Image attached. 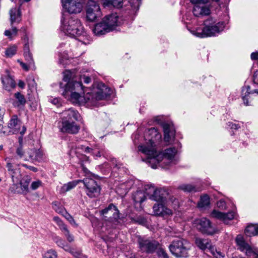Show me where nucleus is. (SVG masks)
<instances>
[{
    "label": "nucleus",
    "mask_w": 258,
    "mask_h": 258,
    "mask_svg": "<svg viewBox=\"0 0 258 258\" xmlns=\"http://www.w3.org/2000/svg\"><path fill=\"white\" fill-rule=\"evenodd\" d=\"M4 122L3 120H0V133H3L4 134L7 135V132L3 131L4 127H3Z\"/></svg>",
    "instance_id": "61"
},
{
    "label": "nucleus",
    "mask_w": 258,
    "mask_h": 258,
    "mask_svg": "<svg viewBox=\"0 0 258 258\" xmlns=\"http://www.w3.org/2000/svg\"><path fill=\"white\" fill-rule=\"evenodd\" d=\"M78 112L72 108L66 110L61 113V121H75L78 120Z\"/></svg>",
    "instance_id": "25"
},
{
    "label": "nucleus",
    "mask_w": 258,
    "mask_h": 258,
    "mask_svg": "<svg viewBox=\"0 0 258 258\" xmlns=\"http://www.w3.org/2000/svg\"><path fill=\"white\" fill-rule=\"evenodd\" d=\"M84 92V87L81 82H70L65 87L62 95L73 103L80 104L104 99L111 94L112 91L101 83H99L96 88L93 87L91 92H87L86 96L82 95Z\"/></svg>",
    "instance_id": "1"
},
{
    "label": "nucleus",
    "mask_w": 258,
    "mask_h": 258,
    "mask_svg": "<svg viewBox=\"0 0 258 258\" xmlns=\"http://www.w3.org/2000/svg\"><path fill=\"white\" fill-rule=\"evenodd\" d=\"M54 241L57 244V245L60 247H64L65 244L66 243V242L63 240L59 237H55L54 238Z\"/></svg>",
    "instance_id": "49"
},
{
    "label": "nucleus",
    "mask_w": 258,
    "mask_h": 258,
    "mask_svg": "<svg viewBox=\"0 0 258 258\" xmlns=\"http://www.w3.org/2000/svg\"><path fill=\"white\" fill-rule=\"evenodd\" d=\"M59 61L60 63H63V60H67L68 58V54L66 53H64V54L63 55V56H61V53H59Z\"/></svg>",
    "instance_id": "54"
},
{
    "label": "nucleus",
    "mask_w": 258,
    "mask_h": 258,
    "mask_svg": "<svg viewBox=\"0 0 258 258\" xmlns=\"http://www.w3.org/2000/svg\"><path fill=\"white\" fill-rule=\"evenodd\" d=\"M73 256L77 258H81L82 253L80 251L75 250L74 248H72L70 252Z\"/></svg>",
    "instance_id": "51"
},
{
    "label": "nucleus",
    "mask_w": 258,
    "mask_h": 258,
    "mask_svg": "<svg viewBox=\"0 0 258 258\" xmlns=\"http://www.w3.org/2000/svg\"><path fill=\"white\" fill-rule=\"evenodd\" d=\"M42 183L39 180H37L36 181H33L31 185V188L33 190H36L41 186H42Z\"/></svg>",
    "instance_id": "47"
},
{
    "label": "nucleus",
    "mask_w": 258,
    "mask_h": 258,
    "mask_svg": "<svg viewBox=\"0 0 258 258\" xmlns=\"http://www.w3.org/2000/svg\"><path fill=\"white\" fill-rule=\"evenodd\" d=\"M86 17L90 21H93L100 17L101 11L99 5L95 1L89 0L86 6Z\"/></svg>",
    "instance_id": "12"
},
{
    "label": "nucleus",
    "mask_w": 258,
    "mask_h": 258,
    "mask_svg": "<svg viewBox=\"0 0 258 258\" xmlns=\"http://www.w3.org/2000/svg\"><path fill=\"white\" fill-rule=\"evenodd\" d=\"M50 101L51 103L53 104L54 105H55L57 106V107H58L60 103V100L58 98H55L50 100Z\"/></svg>",
    "instance_id": "56"
},
{
    "label": "nucleus",
    "mask_w": 258,
    "mask_h": 258,
    "mask_svg": "<svg viewBox=\"0 0 258 258\" xmlns=\"http://www.w3.org/2000/svg\"><path fill=\"white\" fill-rule=\"evenodd\" d=\"M82 81L84 82L85 84H88L91 81V79L88 76H86L85 75H78V80L77 82H80L82 85Z\"/></svg>",
    "instance_id": "43"
},
{
    "label": "nucleus",
    "mask_w": 258,
    "mask_h": 258,
    "mask_svg": "<svg viewBox=\"0 0 258 258\" xmlns=\"http://www.w3.org/2000/svg\"><path fill=\"white\" fill-rule=\"evenodd\" d=\"M197 227L202 233L208 235H212L216 232L210 221L206 218H202L198 220Z\"/></svg>",
    "instance_id": "17"
},
{
    "label": "nucleus",
    "mask_w": 258,
    "mask_h": 258,
    "mask_svg": "<svg viewBox=\"0 0 258 258\" xmlns=\"http://www.w3.org/2000/svg\"><path fill=\"white\" fill-rule=\"evenodd\" d=\"M23 166L24 167H26V168L29 169L30 170L33 171V172H37L38 171V169L37 168L34 167V166H28L26 164H24Z\"/></svg>",
    "instance_id": "60"
},
{
    "label": "nucleus",
    "mask_w": 258,
    "mask_h": 258,
    "mask_svg": "<svg viewBox=\"0 0 258 258\" xmlns=\"http://www.w3.org/2000/svg\"><path fill=\"white\" fill-rule=\"evenodd\" d=\"M63 8L70 14L80 13L83 8L82 0H61Z\"/></svg>",
    "instance_id": "14"
},
{
    "label": "nucleus",
    "mask_w": 258,
    "mask_h": 258,
    "mask_svg": "<svg viewBox=\"0 0 258 258\" xmlns=\"http://www.w3.org/2000/svg\"><path fill=\"white\" fill-rule=\"evenodd\" d=\"M145 138V140H148V142L138 147L139 150L142 153H143V151L141 150V147H147L148 149H151V147L156 148V142L160 141L161 139V135L158 132L156 128L152 127L148 129L146 131Z\"/></svg>",
    "instance_id": "8"
},
{
    "label": "nucleus",
    "mask_w": 258,
    "mask_h": 258,
    "mask_svg": "<svg viewBox=\"0 0 258 258\" xmlns=\"http://www.w3.org/2000/svg\"><path fill=\"white\" fill-rule=\"evenodd\" d=\"M235 242L237 249L244 252L247 255H252L253 257L254 254H256L253 252L251 246L245 241L242 235L240 234L237 235Z\"/></svg>",
    "instance_id": "16"
},
{
    "label": "nucleus",
    "mask_w": 258,
    "mask_h": 258,
    "mask_svg": "<svg viewBox=\"0 0 258 258\" xmlns=\"http://www.w3.org/2000/svg\"><path fill=\"white\" fill-rule=\"evenodd\" d=\"M194 4L192 12L197 17H203L208 16L211 13L210 7L207 5L208 0H190Z\"/></svg>",
    "instance_id": "9"
},
{
    "label": "nucleus",
    "mask_w": 258,
    "mask_h": 258,
    "mask_svg": "<svg viewBox=\"0 0 258 258\" xmlns=\"http://www.w3.org/2000/svg\"><path fill=\"white\" fill-rule=\"evenodd\" d=\"M253 81L254 84L258 85V71H255L253 74Z\"/></svg>",
    "instance_id": "57"
},
{
    "label": "nucleus",
    "mask_w": 258,
    "mask_h": 258,
    "mask_svg": "<svg viewBox=\"0 0 258 258\" xmlns=\"http://www.w3.org/2000/svg\"><path fill=\"white\" fill-rule=\"evenodd\" d=\"M166 203H157L153 207L154 215L157 216L165 217L172 216V210L165 206Z\"/></svg>",
    "instance_id": "18"
},
{
    "label": "nucleus",
    "mask_w": 258,
    "mask_h": 258,
    "mask_svg": "<svg viewBox=\"0 0 258 258\" xmlns=\"http://www.w3.org/2000/svg\"><path fill=\"white\" fill-rule=\"evenodd\" d=\"M21 126L22 122L18 116L16 115H13L8 124V128L9 130L7 132V135L15 134L20 132V134L23 135L26 131V127L23 125L21 130Z\"/></svg>",
    "instance_id": "13"
},
{
    "label": "nucleus",
    "mask_w": 258,
    "mask_h": 258,
    "mask_svg": "<svg viewBox=\"0 0 258 258\" xmlns=\"http://www.w3.org/2000/svg\"><path fill=\"white\" fill-rule=\"evenodd\" d=\"M15 99L13 100L12 103L14 107L19 108H22L25 105L26 100L25 96L20 92H17L15 94Z\"/></svg>",
    "instance_id": "29"
},
{
    "label": "nucleus",
    "mask_w": 258,
    "mask_h": 258,
    "mask_svg": "<svg viewBox=\"0 0 258 258\" xmlns=\"http://www.w3.org/2000/svg\"><path fill=\"white\" fill-rule=\"evenodd\" d=\"M27 154L28 155L29 160L32 161H40L43 160L44 156V153L40 149H30L28 151Z\"/></svg>",
    "instance_id": "28"
},
{
    "label": "nucleus",
    "mask_w": 258,
    "mask_h": 258,
    "mask_svg": "<svg viewBox=\"0 0 258 258\" xmlns=\"http://www.w3.org/2000/svg\"><path fill=\"white\" fill-rule=\"evenodd\" d=\"M129 2L134 9H139L141 3L140 0H130Z\"/></svg>",
    "instance_id": "48"
},
{
    "label": "nucleus",
    "mask_w": 258,
    "mask_h": 258,
    "mask_svg": "<svg viewBox=\"0 0 258 258\" xmlns=\"http://www.w3.org/2000/svg\"><path fill=\"white\" fill-rule=\"evenodd\" d=\"M6 75H2L1 79L3 88L6 90L10 91L16 87V83L8 70L6 71Z\"/></svg>",
    "instance_id": "21"
},
{
    "label": "nucleus",
    "mask_w": 258,
    "mask_h": 258,
    "mask_svg": "<svg viewBox=\"0 0 258 258\" xmlns=\"http://www.w3.org/2000/svg\"><path fill=\"white\" fill-rule=\"evenodd\" d=\"M61 231L63 232V234L69 242H72L74 240V236L70 233L67 226L63 228L62 230H61Z\"/></svg>",
    "instance_id": "42"
},
{
    "label": "nucleus",
    "mask_w": 258,
    "mask_h": 258,
    "mask_svg": "<svg viewBox=\"0 0 258 258\" xmlns=\"http://www.w3.org/2000/svg\"><path fill=\"white\" fill-rule=\"evenodd\" d=\"M245 233L248 236L258 235V224H250L245 229Z\"/></svg>",
    "instance_id": "34"
},
{
    "label": "nucleus",
    "mask_w": 258,
    "mask_h": 258,
    "mask_svg": "<svg viewBox=\"0 0 258 258\" xmlns=\"http://www.w3.org/2000/svg\"><path fill=\"white\" fill-rule=\"evenodd\" d=\"M83 182L86 189L87 195L90 198L97 197L100 195V187L93 179L85 178Z\"/></svg>",
    "instance_id": "11"
},
{
    "label": "nucleus",
    "mask_w": 258,
    "mask_h": 258,
    "mask_svg": "<svg viewBox=\"0 0 258 258\" xmlns=\"http://www.w3.org/2000/svg\"><path fill=\"white\" fill-rule=\"evenodd\" d=\"M211 216L227 224L229 220H231L234 218L235 213L233 212L224 213L215 210L212 212Z\"/></svg>",
    "instance_id": "23"
},
{
    "label": "nucleus",
    "mask_w": 258,
    "mask_h": 258,
    "mask_svg": "<svg viewBox=\"0 0 258 258\" xmlns=\"http://www.w3.org/2000/svg\"><path fill=\"white\" fill-rule=\"evenodd\" d=\"M10 14L11 25L15 22L19 23L21 21V13L19 9H17L16 7L12 8Z\"/></svg>",
    "instance_id": "31"
},
{
    "label": "nucleus",
    "mask_w": 258,
    "mask_h": 258,
    "mask_svg": "<svg viewBox=\"0 0 258 258\" xmlns=\"http://www.w3.org/2000/svg\"><path fill=\"white\" fill-rule=\"evenodd\" d=\"M43 258H57L56 252L54 250H49L44 254Z\"/></svg>",
    "instance_id": "45"
},
{
    "label": "nucleus",
    "mask_w": 258,
    "mask_h": 258,
    "mask_svg": "<svg viewBox=\"0 0 258 258\" xmlns=\"http://www.w3.org/2000/svg\"><path fill=\"white\" fill-rule=\"evenodd\" d=\"M53 220L56 223L60 230L67 226L58 217H53Z\"/></svg>",
    "instance_id": "46"
},
{
    "label": "nucleus",
    "mask_w": 258,
    "mask_h": 258,
    "mask_svg": "<svg viewBox=\"0 0 258 258\" xmlns=\"http://www.w3.org/2000/svg\"><path fill=\"white\" fill-rule=\"evenodd\" d=\"M9 174L11 176L13 182V186L10 188L12 192L24 195L29 192V185L31 178L28 176L24 177L21 180L19 169L15 167L12 163H8L7 165Z\"/></svg>",
    "instance_id": "3"
},
{
    "label": "nucleus",
    "mask_w": 258,
    "mask_h": 258,
    "mask_svg": "<svg viewBox=\"0 0 258 258\" xmlns=\"http://www.w3.org/2000/svg\"><path fill=\"white\" fill-rule=\"evenodd\" d=\"M63 19L61 20V30L66 35L76 38L83 35L84 31L83 27L80 20L71 17L69 15H63Z\"/></svg>",
    "instance_id": "5"
},
{
    "label": "nucleus",
    "mask_w": 258,
    "mask_h": 258,
    "mask_svg": "<svg viewBox=\"0 0 258 258\" xmlns=\"http://www.w3.org/2000/svg\"><path fill=\"white\" fill-rule=\"evenodd\" d=\"M24 41L25 42L24 47V56L26 61L29 64V65H34V61L33 58L32 54L31 53L28 43V38L27 35H25L23 38Z\"/></svg>",
    "instance_id": "27"
},
{
    "label": "nucleus",
    "mask_w": 258,
    "mask_h": 258,
    "mask_svg": "<svg viewBox=\"0 0 258 258\" xmlns=\"http://www.w3.org/2000/svg\"><path fill=\"white\" fill-rule=\"evenodd\" d=\"M178 188L184 192H196L198 189L194 185L190 184H182L180 185Z\"/></svg>",
    "instance_id": "37"
},
{
    "label": "nucleus",
    "mask_w": 258,
    "mask_h": 258,
    "mask_svg": "<svg viewBox=\"0 0 258 258\" xmlns=\"http://www.w3.org/2000/svg\"><path fill=\"white\" fill-rule=\"evenodd\" d=\"M227 125L231 129L237 130L240 127V125L239 124L235 123L232 122H228Z\"/></svg>",
    "instance_id": "53"
},
{
    "label": "nucleus",
    "mask_w": 258,
    "mask_h": 258,
    "mask_svg": "<svg viewBox=\"0 0 258 258\" xmlns=\"http://www.w3.org/2000/svg\"><path fill=\"white\" fill-rule=\"evenodd\" d=\"M17 51L16 45H13L8 48L5 51V55L7 57H11L14 55Z\"/></svg>",
    "instance_id": "39"
},
{
    "label": "nucleus",
    "mask_w": 258,
    "mask_h": 258,
    "mask_svg": "<svg viewBox=\"0 0 258 258\" xmlns=\"http://www.w3.org/2000/svg\"><path fill=\"white\" fill-rule=\"evenodd\" d=\"M52 205L53 210L62 215L66 212L65 208L57 201L53 202Z\"/></svg>",
    "instance_id": "38"
},
{
    "label": "nucleus",
    "mask_w": 258,
    "mask_h": 258,
    "mask_svg": "<svg viewBox=\"0 0 258 258\" xmlns=\"http://www.w3.org/2000/svg\"><path fill=\"white\" fill-rule=\"evenodd\" d=\"M108 29L103 21H102L101 22L96 24L92 31L95 35H101L110 32Z\"/></svg>",
    "instance_id": "30"
},
{
    "label": "nucleus",
    "mask_w": 258,
    "mask_h": 258,
    "mask_svg": "<svg viewBox=\"0 0 258 258\" xmlns=\"http://www.w3.org/2000/svg\"><path fill=\"white\" fill-rule=\"evenodd\" d=\"M109 29V31H112L114 27L118 25V16L116 14H112L106 16L103 20Z\"/></svg>",
    "instance_id": "26"
},
{
    "label": "nucleus",
    "mask_w": 258,
    "mask_h": 258,
    "mask_svg": "<svg viewBox=\"0 0 258 258\" xmlns=\"http://www.w3.org/2000/svg\"><path fill=\"white\" fill-rule=\"evenodd\" d=\"M77 80L78 75L74 76L70 71H66L63 73V80L67 83V84L65 85V87L70 82H73V83H75V82H77Z\"/></svg>",
    "instance_id": "32"
},
{
    "label": "nucleus",
    "mask_w": 258,
    "mask_h": 258,
    "mask_svg": "<svg viewBox=\"0 0 258 258\" xmlns=\"http://www.w3.org/2000/svg\"><path fill=\"white\" fill-rule=\"evenodd\" d=\"M58 127L62 133L76 134L80 130V126L75 121H60Z\"/></svg>",
    "instance_id": "15"
},
{
    "label": "nucleus",
    "mask_w": 258,
    "mask_h": 258,
    "mask_svg": "<svg viewBox=\"0 0 258 258\" xmlns=\"http://www.w3.org/2000/svg\"><path fill=\"white\" fill-rule=\"evenodd\" d=\"M146 187H149L151 191L153 192V194L150 197L151 200L158 202L159 203H167V200L169 199L172 202L173 209H176L178 207V200L170 196L168 190L165 188L155 189L154 186H149V185H147Z\"/></svg>",
    "instance_id": "6"
},
{
    "label": "nucleus",
    "mask_w": 258,
    "mask_h": 258,
    "mask_svg": "<svg viewBox=\"0 0 258 258\" xmlns=\"http://www.w3.org/2000/svg\"><path fill=\"white\" fill-rule=\"evenodd\" d=\"M196 244L198 247L202 250H205L208 249L211 250L213 255L217 258L223 257V256L221 254L220 252L216 251H213L212 250V245L210 241L208 239H203L201 238H197L196 239Z\"/></svg>",
    "instance_id": "20"
},
{
    "label": "nucleus",
    "mask_w": 258,
    "mask_h": 258,
    "mask_svg": "<svg viewBox=\"0 0 258 258\" xmlns=\"http://www.w3.org/2000/svg\"><path fill=\"white\" fill-rule=\"evenodd\" d=\"M225 27L223 22L215 23L213 19L210 18L204 22L203 28H198L191 30L190 32L194 35L200 38H205L216 36L222 31Z\"/></svg>",
    "instance_id": "4"
},
{
    "label": "nucleus",
    "mask_w": 258,
    "mask_h": 258,
    "mask_svg": "<svg viewBox=\"0 0 258 258\" xmlns=\"http://www.w3.org/2000/svg\"><path fill=\"white\" fill-rule=\"evenodd\" d=\"M171 252L176 257H187L190 243L183 239L173 240L169 246Z\"/></svg>",
    "instance_id": "7"
},
{
    "label": "nucleus",
    "mask_w": 258,
    "mask_h": 258,
    "mask_svg": "<svg viewBox=\"0 0 258 258\" xmlns=\"http://www.w3.org/2000/svg\"><path fill=\"white\" fill-rule=\"evenodd\" d=\"M139 250L142 252L146 253H153L159 245V243L155 240L139 237L138 239Z\"/></svg>",
    "instance_id": "10"
},
{
    "label": "nucleus",
    "mask_w": 258,
    "mask_h": 258,
    "mask_svg": "<svg viewBox=\"0 0 258 258\" xmlns=\"http://www.w3.org/2000/svg\"><path fill=\"white\" fill-rule=\"evenodd\" d=\"M101 213L103 215L108 214L109 216H105V217L108 218L110 221L114 222H118L119 218V211L113 204H110L107 208L102 210Z\"/></svg>",
    "instance_id": "19"
},
{
    "label": "nucleus",
    "mask_w": 258,
    "mask_h": 258,
    "mask_svg": "<svg viewBox=\"0 0 258 258\" xmlns=\"http://www.w3.org/2000/svg\"><path fill=\"white\" fill-rule=\"evenodd\" d=\"M158 255L159 256L163 258H168V254L163 249H160L158 250Z\"/></svg>",
    "instance_id": "52"
},
{
    "label": "nucleus",
    "mask_w": 258,
    "mask_h": 258,
    "mask_svg": "<svg viewBox=\"0 0 258 258\" xmlns=\"http://www.w3.org/2000/svg\"><path fill=\"white\" fill-rule=\"evenodd\" d=\"M12 33L13 36H15L17 35L18 29L16 27H12Z\"/></svg>",
    "instance_id": "63"
},
{
    "label": "nucleus",
    "mask_w": 258,
    "mask_h": 258,
    "mask_svg": "<svg viewBox=\"0 0 258 258\" xmlns=\"http://www.w3.org/2000/svg\"><path fill=\"white\" fill-rule=\"evenodd\" d=\"M81 180H78V181H73L72 182H69L67 184H64L62 186V189L64 191H68L72 188H74L78 183Z\"/></svg>",
    "instance_id": "40"
},
{
    "label": "nucleus",
    "mask_w": 258,
    "mask_h": 258,
    "mask_svg": "<svg viewBox=\"0 0 258 258\" xmlns=\"http://www.w3.org/2000/svg\"><path fill=\"white\" fill-rule=\"evenodd\" d=\"M5 35L8 37L10 39H13V36L12 33L10 30H7L5 31Z\"/></svg>",
    "instance_id": "58"
},
{
    "label": "nucleus",
    "mask_w": 258,
    "mask_h": 258,
    "mask_svg": "<svg viewBox=\"0 0 258 258\" xmlns=\"http://www.w3.org/2000/svg\"><path fill=\"white\" fill-rule=\"evenodd\" d=\"M16 154L21 159H23L25 161H29L27 154H25V152L22 148V145L18 147L16 150Z\"/></svg>",
    "instance_id": "41"
},
{
    "label": "nucleus",
    "mask_w": 258,
    "mask_h": 258,
    "mask_svg": "<svg viewBox=\"0 0 258 258\" xmlns=\"http://www.w3.org/2000/svg\"><path fill=\"white\" fill-rule=\"evenodd\" d=\"M140 149L143 151V153L147 156L146 159H142L143 161L149 164L153 168H157L158 164L161 161L167 165L175 164L177 163L175 157L177 150L174 147L166 149L163 152H159L157 148L154 147H151V149L145 147H141Z\"/></svg>",
    "instance_id": "2"
},
{
    "label": "nucleus",
    "mask_w": 258,
    "mask_h": 258,
    "mask_svg": "<svg viewBox=\"0 0 258 258\" xmlns=\"http://www.w3.org/2000/svg\"><path fill=\"white\" fill-rule=\"evenodd\" d=\"M217 205L219 208L222 209H224L226 208V203L224 201L220 200L217 202Z\"/></svg>",
    "instance_id": "55"
},
{
    "label": "nucleus",
    "mask_w": 258,
    "mask_h": 258,
    "mask_svg": "<svg viewBox=\"0 0 258 258\" xmlns=\"http://www.w3.org/2000/svg\"><path fill=\"white\" fill-rule=\"evenodd\" d=\"M123 0H103V5L104 7H113L119 8L122 7Z\"/></svg>",
    "instance_id": "33"
},
{
    "label": "nucleus",
    "mask_w": 258,
    "mask_h": 258,
    "mask_svg": "<svg viewBox=\"0 0 258 258\" xmlns=\"http://www.w3.org/2000/svg\"><path fill=\"white\" fill-rule=\"evenodd\" d=\"M257 93L258 94V90H250L249 86H243L241 90V97L244 104L247 106L249 105V100L253 98V94Z\"/></svg>",
    "instance_id": "22"
},
{
    "label": "nucleus",
    "mask_w": 258,
    "mask_h": 258,
    "mask_svg": "<svg viewBox=\"0 0 258 258\" xmlns=\"http://www.w3.org/2000/svg\"><path fill=\"white\" fill-rule=\"evenodd\" d=\"M18 61L20 63L22 68L26 71H29L30 68L34 66V65H29L27 62V63H24L20 60H18Z\"/></svg>",
    "instance_id": "50"
},
{
    "label": "nucleus",
    "mask_w": 258,
    "mask_h": 258,
    "mask_svg": "<svg viewBox=\"0 0 258 258\" xmlns=\"http://www.w3.org/2000/svg\"><path fill=\"white\" fill-rule=\"evenodd\" d=\"M164 133V140L166 142L170 143L174 139L175 131L172 125L168 123L163 125Z\"/></svg>",
    "instance_id": "24"
},
{
    "label": "nucleus",
    "mask_w": 258,
    "mask_h": 258,
    "mask_svg": "<svg viewBox=\"0 0 258 258\" xmlns=\"http://www.w3.org/2000/svg\"><path fill=\"white\" fill-rule=\"evenodd\" d=\"M63 249H64L66 251L70 252L72 248L67 243L65 244L64 247H62Z\"/></svg>",
    "instance_id": "62"
},
{
    "label": "nucleus",
    "mask_w": 258,
    "mask_h": 258,
    "mask_svg": "<svg viewBox=\"0 0 258 258\" xmlns=\"http://www.w3.org/2000/svg\"><path fill=\"white\" fill-rule=\"evenodd\" d=\"M133 199L135 203H143L146 199L145 194L141 191H137L133 195Z\"/></svg>",
    "instance_id": "35"
},
{
    "label": "nucleus",
    "mask_w": 258,
    "mask_h": 258,
    "mask_svg": "<svg viewBox=\"0 0 258 258\" xmlns=\"http://www.w3.org/2000/svg\"><path fill=\"white\" fill-rule=\"evenodd\" d=\"M62 216L70 223L71 224L76 227H77L78 225L76 224L73 217L67 211L64 212Z\"/></svg>",
    "instance_id": "44"
},
{
    "label": "nucleus",
    "mask_w": 258,
    "mask_h": 258,
    "mask_svg": "<svg viewBox=\"0 0 258 258\" xmlns=\"http://www.w3.org/2000/svg\"><path fill=\"white\" fill-rule=\"evenodd\" d=\"M250 57L252 60H258V52H252L251 54Z\"/></svg>",
    "instance_id": "59"
},
{
    "label": "nucleus",
    "mask_w": 258,
    "mask_h": 258,
    "mask_svg": "<svg viewBox=\"0 0 258 258\" xmlns=\"http://www.w3.org/2000/svg\"><path fill=\"white\" fill-rule=\"evenodd\" d=\"M18 86L21 88H24L25 87V84L23 81L20 80L18 83Z\"/></svg>",
    "instance_id": "64"
},
{
    "label": "nucleus",
    "mask_w": 258,
    "mask_h": 258,
    "mask_svg": "<svg viewBox=\"0 0 258 258\" xmlns=\"http://www.w3.org/2000/svg\"><path fill=\"white\" fill-rule=\"evenodd\" d=\"M210 204V199L208 195H205L201 197L200 201L198 202V207L201 208H205L209 206Z\"/></svg>",
    "instance_id": "36"
}]
</instances>
